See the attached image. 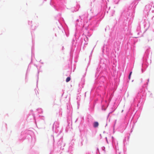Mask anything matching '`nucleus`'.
<instances>
[{"instance_id": "nucleus-1", "label": "nucleus", "mask_w": 154, "mask_h": 154, "mask_svg": "<svg viewBox=\"0 0 154 154\" xmlns=\"http://www.w3.org/2000/svg\"><path fill=\"white\" fill-rule=\"evenodd\" d=\"M99 125L98 123L97 122H95L94 123L93 126L95 128L97 127Z\"/></svg>"}, {"instance_id": "nucleus-2", "label": "nucleus", "mask_w": 154, "mask_h": 154, "mask_svg": "<svg viewBox=\"0 0 154 154\" xmlns=\"http://www.w3.org/2000/svg\"><path fill=\"white\" fill-rule=\"evenodd\" d=\"M71 79L70 77H68L66 79V82H68L69 81H70Z\"/></svg>"}, {"instance_id": "nucleus-3", "label": "nucleus", "mask_w": 154, "mask_h": 154, "mask_svg": "<svg viewBox=\"0 0 154 154\" xmlns=\"http://www.w3.org/2000/svg\"><path fill=\"white\" fill-rule=\"evenodd\" d=\"M132 73V72H130V74H129V79H130L131 75V74Z\"/></svg>"}]
</instances>
